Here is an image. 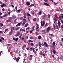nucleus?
Wrapping results in <instances>:
<instances>
[{"instance_id": "4c0bfd02", "label": "nucleus", "mask_w": 63, "mask_h": 63, "mask_svg": "<svg viewBox=\"0 0 63 63\" xmlns=\"http://www.w3.org/2000/svg\"><path fill=\"white\" fill-rule=\"evenodd\" d=\"M20 39H21V40H23L24 39V38L23 37H20Z\"/></svg>"}, {"instance_id": "2eb2a0df", "label": "nucleus", "mask_w": 63, "mask_h": 63, "mask_svg": "<svg viewBox=\"0 0 63 63\" xmlns=\"http://www.w3.org/2000/svg\"><path fill=\"white\" fill-rule=\"evenodd\" d=\"M6 22L7 23H8V22H11V21L9 20H7L6 21Z\"/></svg>"}, {"instance_id": "f704fd0d", "label": "nucleus", "mask_w": 63, "mask_h": 63, "mask_svg": "<svg viewBox=\"0 0 63 63\" xmlns=\"http://www.w3.org/2000/svg\"><path fill=\"white\" fill-rule=\"evenodd\" d=\"M18 38H17L15 39V41H18Z\"/></svg>"}, {"instance_id": "6ab92c4d", "label": "nucleus", "mask_w": 63, "mask_h": 63, "mask_svg": "<svg viewBox=\"0 0 63 63\" xmlns=\"http://www.w3.org/2000/svg\"><path fill=\"white\" fill-rule=\"evenodd\" d=\"M35 4H31V5H30L28 7H32L33 6H34Z\"/></svg>"}, {"instance_id": "e433bc0d", "label": "nucleus", "mask_w": 63, "mask_h": 63, "mask_svg": "<svg viewBox=\"0 0 63 63\" xmlns=\"http://www.w3.org/2000/svg\"><path fill=\"white\" fill-rule=\"evenodd\" d=\"M37 27L36 28L35 30H37V29H38L39 28V27Z\"/></svg>"}, {"instance_id": "bf43d9fd", "label": "nucleus", "mask_w": 63, "mask_h": 63, "mask_svg": "<svg viewBox=\"0 0 63 63\" xmlns=\"http://www.w3.org/2000/svg\"><path fill=\"white\" fill-rule=\"evenodd\" d=\"M61 22L62 23V24H63V20H61Z\"/></svg>"}, {"instance_id": "aec40b11", "label": "nucleus", "mask_w": 63, "mask_h": 63, "mask_svg": "<svg viewBox=\"0 0 63 63\" xmlns=\"http://www.w3.org/2000/svg\"><path fill=\"white\" fill-rule=\"evenodd\" d=\"M49 35H50V36H51L52 37H54V36L52 34H51L50 33L49 34Z\"/></svg>"}, {"instance_id": "338daca9", "label": "nucleus", "mask_w": 63, "mask_h": 63, "mask_svg": "<svg viewBox=\"0 0 63 63\" xmlns=\"http://www.w3.org/2000/svg\"><path fill=\"white\" fill-rule=\"evenodd\" d=\"M27 50H29V47L27 48H26Z\"/></svg>"}, {"instance_id": "39448f33", "label": "nucleus", "mask_w": 63, "mask_h": 63, "mask_svg": "<svg viewBox=\"0 0 63 63\" xmlns=\"http://www.w3.org/2000/svg\"><path fill=\"white\" fill-rule=\"evenodd\" d=\"M20 32H17V33H16V34L15 35V36L16 37H17V36H18L19 35V34H20Z\"/></svg>"}, {"instance_id": "6e6552de", "label": "nucleus", "mask_w": 63, "mask_h": 63, "mask_svg": "<svg viewBox=\"0 0 63 63\" xmlns=\"http://www.w3.org/2000/svg\"><path fill=\"white\" fill-rule=\"evenodd\" d=\"M6 5L5 4H2L1 5V8L3 7H6Z\"/></svg>"}, {"instance_id": "c756f323", "label": "nucleus", "mask_w": 63, "mask_h": 63, "mask_svg": "<svg viewBox=\"0 0 63 63\" xmlns=\"http://www.w3.org/2000/svg\"><path fill=\"white\" fill-rule=\"evenodd\" d=\"M7 16V15L6 14H5L3 16V17H6Z\"/></svg>"}, {"instance_id": "de8ad7c7", "label": "nucleus", "mask_w": 63, "mask_h": 63, "mask_svg": "<svg viewBox=\"0 0 63 63\" xmlns=\"http://www.w3.org/2000/svg\"><path fill=\"white\" fill-rule=\"evenodd\" d=\"M21 36H22V34H20V36H19V38H21Z\"/></svg>"}, {"instance_id": "e2e57ef3", "label": "nucleus", "mask_w": 63, "mask_h": 63, "mask_svg": "<svg viewBox=\"0 0 63 63\" xmlns=\"http://www.w3.org/2000/svg\"><path fill=\"white\" fill-rule=\"evenodd\" d=\"M52 47H55V45H52Z\"/></svg>"}, {"instance_id": "37998d69", "label": "nucleus", "mask_w": 63, "mask_h": 63, "mask_svg": "<svg viewBox=\"0 0 63 63\" xmlns=\"http://www.w3.org/2000/svg\"><path fill=\"white\" fill-rule=\"evenodd\" d=\"M47 23L46 24H45V27H47Z\"/></svg>"}, {"instance_id": "6e6d98bb", "label": "nucleus", "mask_w": 63, "mask_h": 63, "mask_svg": "<svg viewBox=\"0 0 63 63\" xmlns=\"http://www.w3.org/2000/svg\"><path fill=\"white\" fill-rule=\"evenodd\" d=\"M1 39H2V40H4V38L2 37H1Z\"/></svg>"}, {"instance_id": "ddd939ff", "label": "nucleus", "mask_w": 63, "mask_h": 63, "mask_svg": "<svg viewBox=\"0 0 63 63\" xmlns=\"http://www.w3.org/2000/svg\"><path fill=\"white\" fill-rule=\"evenodd\" d=\"M12 19H15L16 18V16L14 15L12 16Z\"/></svg>"}, {"instance_id": "f8f14e48", "label": "nucleus", "mask_w": 63, "mask_h": 63, "mask_svg": "<svg viewBox=\"0 0 63 63\" xmlns=\"http://www.w3.org/2000/svg\"><path fill=\"white\" fill-rule=\"evenodd\" d=\"M22 23V22H21L20 23H18L16 25V27H17V26H19L20 25V24Z\"/></svg>"}, {"instance_id": "13d9d810", "label": "nucleus", "mask_w": 63, "mask_h": 63, "mask_svg": "<svg viewBox=\"0 0 63 63\" xmlns=\"http://www.w3.org/2000/svg\"><path fill=\"white\" fill-rule=\"evenodd\" d=\"M3 18V16H0V18Z\"/></svg>"}, {"instance_id": "5701e85b", "label": "nucleus", "mask_w": 63, "mask_h": 63, "mask_svg": "<svg viewBox=\"0 0 63 63\" xmlns=\"http://www.w3.org/2000/svg\"><path fill=\"white\" fill-rule=\"evenodd\" d=\"M38 38L39 39H41L42 38V37L41 36H39L38 37Z\"/></svg>"}, {"instance_id": "4be33fe9", "label": "nucleus", "mask_w": 63, "mask_h": 63, "mask_svg": "<svg viewBox=\"0 0 63 63\" xmlns=\"http://www.w3.org/2000/svg\"><path fill=\"white\" fill-rule=\"evenodd\" d=\"M47 16H48V18H50V15L48 14Z\"/></svg>"}, {"instance_id": "58836bf2", "label": "nucleus", "mask_w": 63, "mask_h": 63, "mask_svg": "<svg viewBox=\"0 0 63 63\" xmlns=\"http://www.w3.org/2000/svg\"><path fill=\"white\" fill-rule=\"evenodd\" d=\"M23 21H25L26 22V20L25 19H24L23 20Z\"/></svg>"}, {"instance_id": "680f3d73", "label": "nucleus", "mask_w": 63, "mask_h": 63, "mask_svg": "<svg viewBox=\"0 0 63 63\" xmlns=\"http://www.w3.org/2000/svg\"><path fill=\"white\" fill-rule=\"evenodd\" d=\"M57 11H58V12H59V11H60V10L58 9H57Z\"/></svg>"}, {"instance_id": "f257e3e1", "label": "nucleus", "mask_w": 63, "mask_h": 63, "mask_svg": "<svg viewBox=\"0 0 63 63\" xmlns=\"http://www.w3.org/2000/svg\"><path fill=\"white\" fill-rule=\"evenodd\" d=\"M19 59H20V57H18V58L15 57L14 58V60H16V61L17 63L18 62V61H19Z\"/></svg>"}, {"instance_id": "9b49d317", "label": "nucleus", "mask_w": 63, "mask_h": 63, "mask_svg": "<svg viewBox=\"0 0 63 63\" xmlns=\"http://www.w3.org/2000/svg\"><path fill=\"white\" fill-rule=\"evenodd\" d=\"M42 15V11H40V12H38V16H40Z\"/></svg>"}, {"instance_id": "f03ea898", "label": "nucleus", "mask_w": 63, "mask_h": 63, "mask_svg": "<svg viewBox=\"0 0 63 63\" xmlns=\"http://www.w3.org/2000/svg\"><path fill=\"white\" fill-rule=\"evenodd\" d=\"M34 49H35L34 48L33 49H32V48H31L30 49V50H31L32 49V51H33V52L35 54H36V51H35V50H34Z\"/></svg>"}, {"instance_id": "20e7f679", "label": "nucleus", "mask_w": 63, "mask_h": 63, "mask_svg": "<svg viewBox=\"0 0 63 63\" xmlns=\"http://www.w3.org/2000/svg\"><path fill=\"white\" fill-rule=\"evenodd\" d=\"M44 44L46 47H48V44H47V43L46 42H44Z\"/></svg>"}, {"instance_id": "0eeeda50", "label": "nucleus", "mask_w": 63, "mask_h": 63, "mask_svg": "<svg viewBox=\"0 0 63 63\" xmlns=\"http://www.w3.org/2000/svg\"><path fill=\"white\" fill-rule=\"evenodd\" d=\"M13 33V31L12 30H11L10 32L9 33V34L10 35H12Z\"/></svg>"}, {"instance_id": "2f4dec72", "label": "nucleus", "mask_w": 63, "mask_h": 63, "mask_svg": "<svg viewBox=\"0 0 63 63\" xmlns=\"http://www.w3.org/2000/svg\"><path fill=\"white\" fill-rule=\"evenodd\" d=\"M53 26H54V29H56V27L55 26V25L53 24Z\"/></svg>"}, {"instance_id": "774afa93", "label": "nucleus", "mask_w": 63, "mask_h": 63, "mask_svg": "<svg viewBox=\"0 0 63 63\" xmlns=\"http://www.w3.org/2000/svg\"><path fill=\"white\" fill-rule=\"evenodd\" d=\"M62 42H63V38H62Z\"/></svg>"}, {"instance_id": "69168bd1", "label": "nucleus", "mask_w": 63, "mask_h": 63, "mask_svg": "<svg viewBox=\"0 0 63 63\" xmlns=\"http://www.w3.org/2000/svg\"><path fill=\"white\" fill-rule=\"evenodd\" d=\"M54 55H53V54H52V57H53V58H54Z\"/></svg>"}, {"instance_id": "9d476101", "label": "nucleus", "mask_w": 63, "mask_h": 63, "mask_svg": "<svg viewBox=\"0 0 63 63\" xmlns=\"http://www.w3.org/2000/svg\"><path fill=\"white\" fill-rule=\"evenodd\" d=\"M26 4H27V5H28V6H29L30 5V4H31V3L29 2H29H26Z\"/></svg>"}, {"instance_id": "4d7b16f0", "label": "nucleus", "mask_w": 63, "mask_h": 63, "mask_svg": "<svg viewBox=\"0 0 63 63\" xmlns=\"http://www.w3.org/2000/svg\"><path fill=\"white\" fill-rule=\"evenodd\" d=\"M41 46H44L45 45H44V44L43 43H42L41 44Z\"/></svg>"}, {"instance_id": "0e129e2a", "label": "nucleus", "mask_w": 63, "mask_h": 63, "mask_svg": "<svg viewBox=\"0 0 63 63\" xmlns=\"http://www.w3.org/2000/svg\"><path fill=\"white\" fill-rule=\"evenodd\" d=\"M15 9L16 10H17V6H16Z\"/></svg>"}, {"instance_id": "a211bd4d", "label": "nucleus", "mask_w": 63, "mask_h": 63, "mask_svg": "<svg viewBox=\"0 0 63 63\" xmlns=\"http://www.w3.org/2000/svg\"><path fill=\"white\" fill-rule=\"evenodd\" d=\"M45 23L44 21H43V23H42V26H44L45 25Z\"/></svg>"}, {"instance_id": "3c124183", "label": "nucleus", "mask_w": 63, "mask_h": 63, "mask_svg": "<svg viewBox=\"0 0 63 63\" xmlns=\"http://www.w3.org/2000/svg\"><path fill=\"white\" fill-rule=\"evenodd\" d=\"M36 35H39V33L38 32H36Z\"/></svg>"}, {"instance_id": "603ef678", "label": "nucleus", "mask_w": 63, "mask_h": 63, "mask_svg": "<svg viewBox=\"0 0 63 63\" xmlns=\"http://www.w3.org/2000/svg\"><path fill=\"white\" fill-rule=\"evenodd\" d=\"M54 20H55V21H57V19H56V18H54Z\"/></svg>"}, {"instance_id": "09e8293b", "label": "nucleus", "mask_w": 63, "mask_h": 63, "mask_svg": "<svg viewBox=\"0 0 63 63\" xmlns=\"http://www.w3.org/2000/svg\"><path fill=\"white\" fill-rule=\"evenodd\" d=\"M60 44L61 45V46H62V42H60Z\"/></svg>"}, {"instance_id": "c9c22d12", "label": "nucleus", "mask_w": 63, "mask_h": 63, "mask_svg": "<svg viewBox=\"0 0 63 63\" xmlns=\"http://www.w3.org/2000/svg\"><path fill=\"white\" fill-rule=\"evenodd\" d=\"M31 45L32 47H33L34 46V44L33 43H31Z\"/></svg>"}, {"instance_id": "49530a36", "label": "nucleus", "mask_w": 63, "mask_h": 63, "mask_svg": "<svg viewBox=\"0 0 63 63\" xmlns=\"http://www.w3.org/2000/svg\"><path fill=\"white\" fill-rule=\"evenodd\" d=\"M56 26L57 27V28H56V29H58V25H56Z\"/></svg>"}, {"instance_id": "f3484780", "label": "nucleus", "mask_w": 63, "mask_h": 63, "mask_svg": "<svg viewBox=\"0 0 63 63\" xmlns=\"http://www.w3.org/2000/svg\"><path fill=\"white\" fill-rule=\"evenodd\" d=\"M27 16H31V15L29 13H27Z\"/></svg>"}, {"instance_id": "423d86ee", "label": "nucleus", "mask_w": 63, "mask_h": 63, "mask_svg": "<svg viewBox=\"0 0 63 63\" xmlns=\"http://www.w3.org/2000/svg\"><path fill=\"white\" fill-rule=\"evenodd\" d=\"M58 26L59 28H60V25H61V23L60 21H58Z\"/></svg>"}, {"instance_id": "a878e982", "label": "nucleus", "mask_w": 63, "mask_h": 63, "mask_svg": "<svg viewBox=\"0 0 63 63\" xmlns=\"http://www.w3.org/2000/svg\"><path fill=\"white\" fill-rule=\"evenodd\" d=\"M33 21L35 22V21H36V20H37L36 19L34 18L33 19Z\"/></svg>"}, {"instance_id": "864d4df0", "label": "nucleus", "mask_w": 63, "mask_h": 63, "mask_svg": "<svg viewBox=\"0 0 63 63\" xmlns=\"http://www.w3.org/2000/svg\"><path fill=\"white\" fill-rule=\"evenodd\" d=\"M13 40L14 41H15L16 40V39H15V37H13Z\"/></svg>"}, {"instance_id": "4468645a", "label": "nucleus", "mask_w": 63, "mask_h": 63, "mask_svg": "<svg viewBox=\"0 0 63 63\" xmlns=\"http://www.w3.org/2000/svg\"><path fill=\"white\" fill-rule=\"evenodd\" d=\"M53 52L54 54H55L56 53V51H55L54 49H53Z\"/></svg>"}, {"instance_id": "ea45409f", "label": "nucleus", "mask_w": 63, "mask_h": 63, "mask_svg": "<svg viewBox=\"0 0 63 63\" xmlns=\"http://www.w3.org/2000/svg\"><path fill=\"white\" fill-rule=\"evenodd\" d=\"M25 22H23L22 23V25L23 26H24V24H25Z\"/></svg>"}, {"instance_id": "dca6fc26", "label": "nucleus", "mask_w": 63, "mask_h": 63, "mask_svg": "<svg viewBox=\"0 0 63 63\" xmlns=\"http://www.w3.org/2000/svg\"><path fill=\"white\" fill-rule=\"evenodd\" d=\"M15 30V28L14 27H13L11 28V30H12V31H14V30Z\"/></svg>"}, {"instance_id": "7c9ffc66", "label": "nucleus", "mask_w": 63, "mask_h": 63, "mask_svg": "<svg viewBox=\"0 0 63 63\" xmlns=\"http://www.w3.org/2000/svg\"><path fill=\"white\" fill-rule=\"evenodd\" d=\"M21 10H20V9L18 10H17V11L18 12H20V11H21Z\"/></svg>"}, {"instance_id": "72a5a7b5", "label": "nucleus", "mask_w": 63, "mask_h": 63, "mask_svg": "<svg viewBox=\"0 0 63 63\" xmlns=\"http://www.w3.org/2000/svg\"><path fill=\"white\" fill-rule=\"evenodd\" d=\"M18 29H19V28L17 27L15 29V30H16V31L18 30Z\"/></svg>"}, {"instance_id": "7ed1b4c3", "label": "nucleus", "mask_w": 63, "mask_h": 63, "mask_svg": "<svg viewBox=\"0 0 63 63\" xmlns=\"http://www.w3.org/2000/svg\"><path fill=\"white\" fill-rule=\"evenodd\" d=\"M50 27H48L46 30V32H49L50 31Z\"/></svg>"}, {"instance_id": "a19ab883", "label": "nucleus", "mask_w": 63, "mask_h": 63, "mask_svg": "<svg viewBox=\"0 0 63 63\" xmlns=\"http://www.w3.org/2000/svg\"><path fill=\"white\" fill-rule=\"evenodd\" d=\"M42 32L43 33H45V32H46V31L45 30H42Z\"/></svg>"}, {"instance_id": "412c9836", "label": "nucleus", "mask_w": 63, "mask_h": 63, "mask_svg": "<svg viewBox=\"0 0 63 63\" xmlns=\"http://www.w3.org/2000/svg\"><path fill=\"white\" fill-rule=\"evenodd\" d=\"M55 17H56V18H58V16H57V15L56 14H55Z\"/></svg>"}, {"instance_id": "b1692460", "label": "nucleus", "mask_w": 63, "mask_h": 63, "mask_svg": "<svg viewBox=\"0 0 63 63\" xmlns=\"http://www.w3.org/2000/svg\"><path fill=\"white\" fill-rule=\"evenodd\" d=\"M50 52L51 53V54H52V52H53V51L52 50V49H51L50 50Z\"/></svg>"}, {"instance_id": "5fc2aeb1", "label": "nucleus", "mask_w": 63, "mask_h": 63, "mask_svg": "<svg viewBox=\"0 0 63 63\" xmlns=\"http://www.w3.org/2000/svg\"><path fill=\"white\" fill-rule=\"evenodd\" d=\"M44 1L45 2H47V0H44Z\"/></svg>"}, {"instance_id": "c85d7f7f", "label": "nucleus", "mask_w": 63, "mask_h": 63, "mask_svg": "<svg viewBox=\"0 0 63 63\" xmlns=\"http://www.w3.org/2000/svg\"><path fill=\"white\" fill-rule=\"evenodd\" d=\"M28 21H31L30 20V19L29 17H28Z\"/></svg>"}, {"instance_id": "79ce46f5", "label": "nucleus", "mask_w": 63, "mask_h": 63, "mask_svg": "<svg viewBox=\"0 0 63 63\" xmlns=\"http://www.w3.org/2000/svg\"><path fill=\"white\" fill-rule=\"evenodd\" d=\"M61 16H59V19L60 20H61Z\"/></svg>"}, {"instance_id": "8fccbe9b", "label": "nucleus", "mask_w": 63, "mask_h": 63, "mask_svg": "<svg viewBox=\"0 0 63 63\" xmlns=\"http://www.w3.org/2000/svg\"><path fill=\"white\" fill-rule=\"evenodd\" d=\"M9 20H12V19H13V18L12 17H10L9 19Z\"/></svg>"}, {"instance_id": "bb28decb", "label": "nucleus", "mask_w": 63, "mask_h": 63, "mask_svg": "<svg viewBox=\"0 0 63 63\" xmlns=\"http://www.w3.org/2000/svg\"><path fill=\"white\" fill-rule=\"evenodd\" d=\"M17 20V19H16L15 20H14V22L15 23L16 22V20Z\"/></svg>"}, {"instance_id": "393cba45", "label": "nucleus", "mask_w": 63, "mask_h": 63, "mask_svg": "<svg viewBox=\"0 0 63 63\" xmlns=\"http://www.w3.org/2000/svg\"><path fill=\"white\" fill-rule=\"evenodd\" d=\"M0 25H1L2 27L3 26V24H2V23H0Z\"/></svg>"}, {"instance_id": "1a4fd4ad", "label": "nucleus", "mask_w": 63, "mask_h": 63, "mask_svg": "<svg viewBox=\"0 0 63 63\" xmlns=\"http://www.w3.org/2000/svg\"><path fill=\"white\" fill-rule=\"evenodd\" d=\"M44 4L45 5H46V6H48V7L49 6V5L47 3H44Z\"/></svg>"}, {"instance_id": "a18cd8bd", "label": "nucleus", "mask_w": 63, "mask_h": 63, "mask_svg": "<svg viewBox=\"0 0 63 63\" xmlns=\"http://www.w3.org/2000/svg\"><path fill=\"white\" fill-rule=\"evenodd\" d=\"M52 45H55V42H53Z\"/></svg>"}, {"instance_id": "052dcab7", "label": "nucleus", "mask_w": 63, "mask_h": 63, "mask_svg": "<svg viewBox=\"0 0 63 63\" xmlns=\"http://www.w3.org/2000/svg\"><path fill=\"white\" fill-rule=\"evenodd\" d=\"M2 10H3V12H4L5 11V9L4 8H3L2 9Z\"/></svg>"}, {"instance_id": "c03bdc74", "label": "nucleus", "mask_w": 63, "mask_h": 63, "mask_svg": "<svg viewBox=\"0 0 63 63\" xmlns=\"http://www.w3.org/2000/svg\"><path fill=\"white\" fill-rule=\"evenodd\" d=\"M36 25L37 26H36V27H39V25L37 23H36Z\"/></svg>"}, {"instance_id": "473e14b6", "label": "nucleus", "mask_w": 63, "mask_h": 63, "mask_svg": "<svg viewBox=\"0 0 63 63\" xmlns=\"http://www.w3.org/2000/svg\"><path fill=\"white\" fill-rule=\"evenodd\" d=\"M28 23H27L25 24V27H27V26H28Z\"/></svg>"}, {"instance_id": "cd10ccee", "label": "nucleus", "mask_w": 63, "mask_h": 63, "mask_svg": "<svg viewBox=\"0 0 63 63\" xmlns=\"http://www.w3.org/2000/svg\"><path fill=\"white\" fill-rule=\"evenodd\" d=\"M29 42H30V43H33V41H31V40H29Z\"/></svg>"}]
</instances>
